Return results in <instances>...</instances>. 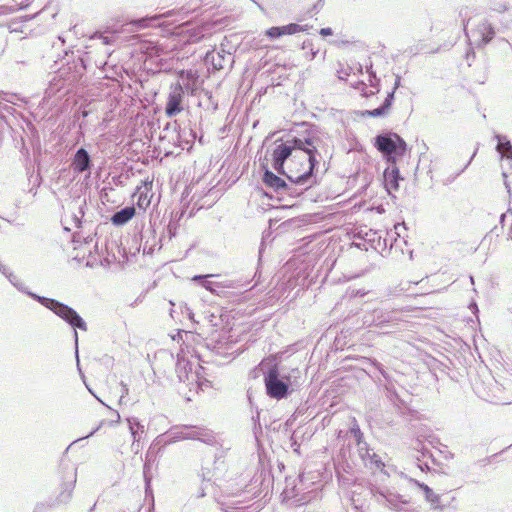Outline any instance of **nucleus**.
I'll return each mask as SVG.
<instances>
[{"instance_id": "obj_44", "label": "nucleus", "mask_w": 512, "mask_h": 512, "mask_svg": "<svg viewBox=\"0 0 512 512\" xmlns=\"http://www.w3.org/2000/svg\"><path fill=\"white\" fill-rule=\"evenodd\" d=\"M504 218H505V214H502L501 217H500V221L503 222Z\"/></svg>"}, {"instance_id": "obj_32", "label": "nucleus", "mask_w": 512, "mask_h": 512, "mask_svg": "<svg viewBox=\"0 0 512 512\" xmlns=\"http://www.w3.org/2000/svg\"><path fill=\"white\" fill-rule=\"evenodd\" d=\"M120 385H121V387H122V395H121V397H120L119 402H120V403H122V401H123L124 397H125V396H127V395H128V393H129V388H128L127 384H126V383H124V382H121V383H120Z\"/></svg>"}, {"instance_id": "obj_19", "label": "nucleus", "mask_w": 512, "mask_h": 512, "mask_svg": "<svg viewBox=\"0 0 512 512\" xmlns=\"http://www.w3.org/2000/svg\"><path fill=\"white\" fill-rule=\"evenodd\" d=\"M418 485L423 490L426 500L431 503L432 507L434 509L439 508V506H438V503L440 500L439 495L435 494L433 492V490L424 483H418Z\"/></svg>"}, {"instance_id": "obj_35", "label": "nucleus", "mask_w": 512, "mask_h": 512, "mask_svg": "<svg viewBox=\"0 0 512 512\" xmlns=\"http://www.w3.org/2000/svg\"><path fill=\"white\" fill-rule=\"evenodd\" d=\"M320 34H321L322 36H328V35H332V34H333V31H332V29H331V28H322V29L320 30Z\"/></svg>"}, {"instance_id": "obj_39", "label": "nucleus", "mask_w": 512, "mask_h": 512, "mask_svg": "<svg viewBox=\"0 0 512 512\" xmlns=\"http://www.w3.org/2000/svg\"><path fill=\"white\" fill-rule=\"evenodd\" d=\"M140 511V505L136 504L133 509H130L129 512H139Z\"/></svg>"}, {"instance_id": "obj_25", "label": "nucleus", "mask_w": 512, "mask_h": 512, "mask_svg": "<svg viewBox=\"0 0 512 512\" xmlns=\"http://www.w3.org/2000/svg\"><path fill=\"white\" fill-rule=\"evenodd\" d=\"M351 86L357 90H359L364 97H369L374 95L376 92L373 90H367V84L363 81H356L355 83H351Z\"/></svg>"}, {"instance_id": "obj_13", "label": "nucleus", "mask_w": 512, "mask_h": 512, "mask_svg": "<svg viewBox=\"0 0 512 512\" xmlns=\"http://www.w3.org/2000/svg\"><path fill=\"white\" fill-rule=\"evenodd\" d=\"M400 179L399 170L396 167L387 168L384 171V182L387 191L390 193L392 190H398Z\"/></svg>"}, {"instance_id": "obj_15", "label": "nucleus", "mask_w": 512, "mask_h": 512, "mask_svg": "<svg viewBox=\"0 0 512 512\" xmlns=\"http://www.w3.org/2000/svg\"><path fill=\"white\" fill-rule=\"evenodd\" d=\"M127 423L129 426V430L135 442H139L142 435L145 433V427L140 423L138 418L130 417L127 418Z\"/></svg>"}, {"instance_id": "obj_9", "label": "nucleus", "mask_w": 512, "mask_h": 512, "mask_svg": "<svg viewBox=\"0 0 512 512\" xmlns=\"http://www.w3.org/2000/svg\"><path fill=\"white\" fill-rule=\"evenodd\" d=\"M184 91L181 84L176 83L171 87V91L168 96L167 105L165 108V113L168 117H173L179 114L182 111V99H183Z\"/></svg>"}, {"instance_id": "obj_5", "label": "nucleus", "mask_w": 512, "mask_h": 512, "mask_svg": "<svg viewBox=\"0 0 512 512\" xmlns=\"http://www.w3.org/2000/svg\"><path fill=\"white\" fill-rule=\"evenodd\" d=\"M375 145L384 154L403 155L406 150L405 141L397 134L379 135L376 137Z\"/></svg>"}, {"instance_id": "obj_28", "label": "nucleus", "mask_w": 512, "mask_h": 512, "mask_svg": "<svg viewBox=\"0 0 512 512\" xmlns=\"http://www.w3.org/2000/svg\"><path fill=\"white\" fill-rule=\"evenodd\" d=\"M55 81H56V77H54V78L51 80V82H50V86H49V88L46 90V93H47L49 96H51V95L55 94V93H56L57 91H59V90L63 87V85H64V83H63V81H62V80H58L57 82H55Z\"/></svg>"}, {"instance_id": "obj_4", "label": "nucleus", "mask_w": 512, "mask_h": 512, "mask_svg": "<svg viewBox=\"0 0 512 512\" xmlns=\"http://www.w3.org/2000/svg\"><path fill=\"white\" fill-rule=\"evenodd\" d=\"M266 392L268 396L274 399H283L289 394L290 378L288 376L280 377L276 366L269 369L264 376Z\"/></svg>"}, {"instance_id": "obj_18", "label": "nucleus", "mask_w": 512, "mask_h": 512, "mask_svg": "<svg viewBox=\"0 0 512 512\" xmlns=\"http://www.w3.org/2000/svg\"><path fill=\"white\" fill-rule=\"evenodd\" d=\"M207 62H211L213 67L217 70L224 68L225 56L220 52L215 53L214 51L207 52L205 56Z\"/></svg>"}, {"instance_id": "obj_41", "label": "nucleus", "mask_w": 512, "mask_h": 512, "mask_svg": "<svg viewBox=\"0 0 512 512\" xmlns=\"http://www.w3.org/2000/svg\"><path fill=\"white\" fill-rule=\"evenodd\" d=\"M7 11V8L5 6H0V14H5Z\"/></svg>"}, {"instance_id": "obj_21", "label": "nucleus", "mask_w": 512, "mask_h": 512, "mask_svg": "<svg viewBox=\"0 0 512 512\" xmlns=\"http://www.w3.org/2000/svg\"><path fill=\"white\" fill-rule=\"evenodd\" d=\"M500 390V387L499 385L495 382L493 384V388L489 389V391L487 392H480L478 390V393L480 394V396L482 398H484L485 400L487 401H490V402H493V403H500L501 402V399L499 397H497V395L495 394L496 391H499Z\"/></svg>"}, {"instance_id": "obj_34", "label": "nucleus", "mask_w": 512, "mask_h": 512, "mask_svg": "<svg viewBox=\"0 0 512 512\" xmlns=\"http://www.w3.org/2000/svg\"><path fill=\"white\" fill-rule=\"evenodd\" d=\"M377 81H378V80H377V78H376V75H375L373 72H371V73H370V79H369L370 86H371V87H376V84H377L376 82H377Z\"/></svg>"}, {"instance_id": "obj_49", "label": "nucleus", "mask_w": 512, "mask_h": 512, "mask_svg": "<svg viewBox=\"0 0 512 512\" xmlns=\"http://www.w3.org/2000/svg\"><path fill=\"white\" fill-rule=\"evenodd\" d=\"M0 266H4V265L0 262Z\"/></svg>"}, {"instance_id": "obj_24", "label": "nucleus", "mask_w": 512, "mask_h": 512, "mask_svg": "<svg viewBox=\"0 0 512 512\" xmlns=\"http://www.w3.org/2000/svg\"><path fill=\"white\" fill-rule=\"evenodd\" d=\"M364 464L366 467L372 470H381L384 467L381 458L376 453H372V456L369 458L368 463Z\"/></svg>"}, {"instance_id": "obj_7", "label": "nucleus", "mask_w": 512, "mask_h": 512, "mask_svg": "<svg viewBox=\"0 0 512 512\" xmlns=\"http://www.w3.org/2000/svg\"><path fill=\"white\" fill-rule=\"evenodd\" d=\"M377 501L380 504H383L389 507L392 510L397 512L411 511L412 509L408 507L409 502L404 499L401 495L387 491H378L375 494Z\"/></svg>"}, {"instance_id": "obj_46", "label": "nucleus", "mask_w": 512, "mask_h": 512, "mask_svg": "<svg viewBox=\"0 0 512 512\" xmlns=\"http://www.w3.org/2000/svg\"><path fill=\"white\" fill-rule=\"evenodd\" d=\"M341 434H342V430H339V432H338V438H340V437H341Z\"/></svg>"}, {"instance_id": "obj_36", "label": "nucleus", "mask_w": 512, "mask_h": 512, "mask_svg": "<svg viewBox=\"0 0 512 512\" xmlns=\"http://www.w3.org/2000/svg\"><path fill=\"white\" fill-rule=\"evenodd\" d=\"M184 309L189 319L194 321V313L192 312V310L187 305L184 306Z\"/></svg>"}, {"instance_id": "obj_45", "label": "nucleus", "mask_w": 512, "mask_h": 512, "mask_svg": "<svg viewBox=\"0 0 512 512\" xmlns=\"http://www.w3.org/2000/svg\"><path fill=\"white\" fill-rule=\"evenodd\" d=\"M505 186H506V188L508 189V191H510V187H509V185H508V183H507V182H505Z\"/></svg>"}, {"instance_id": "obj_33", "label": "nucleus", "mask_w": 512, "mask_h": 512, "mask_svg": "<svg viewBox=\"0 0 512 512\" xmlns=\"http://www.w3.org/2000/svg\"><path fill=\"white\" fill-rule=\"evenodd\" d=\"M394 229H395V234H397V236L400 237L402 230H406V227H405L404 223H398L394 226Z\"/></svg>"}, {"instance_id": "obj_20", "label": "nucleus", "mask_w": 512, "mask_h": 512, "mask_svg": "<svg viewBox=\"0 0 512 512\" xmlns=\"http://www.w3.org/2000/svg\"><path fill=\"white\" fill-rule=\"evenodd\" d=\"M307 27H308L307 25L302 26L299 24L291 23V24H288V25H285V26H282L279 28H280L281 36H283V35H293L298 32L305 31L307 29Z\"/></svg>"}, {"instance_id": "obj_27", "label": "nucleus", "mask_w": 512, "mask_h": 512, "mask_svg": "<svg viewBox=\"0 0 512 512\" xmlns=\"http://www.w3.org/2000/svg\"><path fill=\"white\" fill-rule=\"evenodd\" d=\"M153 458V455L151 453V451H148L146 453V458H145V464H144V470H143V473H144V478H145V481H146V484L148 485L149 484V481H150V478H149V471L151 469V462H152V459Z\"/></svg>"}, {"instance_id": "obj_47", "label": "nucleus", "mask_w": 512, "mask_h": 512, "mask_svg": "<svg viewBox=\"0 0 512 512\" xmlns=\"http://www.w3.org/2000/svg\"><path fill=\"white\" fill-rule=\"evenodd\" d=\"M467 22H469V20H468ZM467 24H468V23H465V22H464V30H466Z\"/></svg>"}, {"instance_id": "obj_11", "label": "nucleus", "mask_w": 512, "mask_h": 512, "mask_svg": "<svg viewBox=\"0 0 512 512\" xmlns=\"http://www.w3.org/2000/svg\"><path fill=\"white\" fill-rule=\"evenodd\" d=\"M263 182L266 186L273 188L278 193H284L289 189L283 179L268 170L264 173Z\"/></svg>"}, {"instance_id": "obj_31", "label": "nucleus", "mask_w": 512, "mask_h": 512, "mask_svg": "<svg viewBox=\"0 0 512 512\" xmlns=\"http://www.w3.org/2000/svg\"><path fill=\"white\" fill-rule=\"evenodd\" d=\"M266 35L270 38H278L281 37L280 28L279 27H271L266 31Z\"/></svg>"}, {"instance_id": "obj_43", "label": "nucleus", "mask_w": 512, "mask_h": 512, "mask_svg": "<svg viewBox=\"0 0 512 512\" xmlns=\"http://www.w3.org/2000/svg\"><path fill=\"white\" fill-rule=\"evenodd\" d=\"M115 415H116V418H117V419H116V422H119V420H120V415H119V413H118V412H115Z\"/></svg>"}, {"instance_id": "obj_40", "label": "nucleus", "mask_w": 512, "mask_h": 512, "mask_svg": "<svg viewBox=\"0 0 512 512\" xmlns=\"http://www.w3.org/2000/svg\"><path fill=\"white\" fill-rule=\"evenodd\" d=\"M145 200H146V197H145V198H143V197H142V195H141V196L139 197L138 205H139L140 207H142V206H143V204H144V202H145Z\"/></svg>"}, {"instance_id": "obj_14", "label": "nucleus", "mask_w": 512, "mask_h": 512, "mask_svg": "<svg viewBox=\"0 0 512 512\" xmlns=\"http://www.w3.org/2000/svg\"><path fill=\"white\" fill-rule=\"evenodd\" d=\"M393 99H394V91L388 93L387 97L385 98L383 104L380 107L373 109V110H367L364 112V115H369L372 117H381V116L386 115L392 105Z\"/></svg>"}, {"instance_id": "obj_26", "label": "nucleus", "mask_w": 512, "mask_h": 512, "mask_svg": "<svg viewBox=\"0 0 512 512\" xmlns=\"http://www.w3.org/2000/svg\"><path fill=\"white\" fill-rule=\"evenodd\" d=\"M358 452H359V455L364 463H368V460L372 456V453H373L369 449L367 443L360 444L358 446Z\"/></svg>"}, {"instance_id": "obj_17", "label": "nucleus", "mask_w": 512, "mask_h": 512, "mask_svg": "<svg viewBox=\"0 0 512 512\" xmlns=\"http://www.w3.org/2000/svg\"><path fill=\"white\" fill-rule=\"evenodd\" d=\"M213 275H206V276H202V275H197V276H194L193 280L194 281H199V280H203V283H202V286L212 292V293H218L217 292V289L218 287H221V288H230L232 287L230 283H217V282H212V281H208L206 280V278L208 277H212Z\"/></svg>"}, {"instance_id": "obj_12", "label": "nucleus", "mask_w": 512, "mask_h": 512, "mask_svg": "<svg viewBox=\"0 0 512 512\" xmlns=\"http://www.w3.org/2000/svg\"><path fill=\"white\" fill-rule=\"evenodd\" d=\"M136 210L133 206H127L115 212L111 217V222L115 226H122L128 223L134 216Z\"/></svg>"}, {"instance_id": "obj_23", "label": "nucleus", "mask_w": 512, "mask_h": 512, "mask_svg": "<svg viewBox=\"0 0 512 512\" xmlns=\"http://www.w3.org/2000/svg\"><path fill=\"white\" fill-rule=\"evenodd\" d=\"M350 433L354 437V439L357 443V446H359L360 444L366 443L365 441L362 440L363 433L361 432L360 427L354 418L352 419Z\"/></svg>"}, {"instance_id": "obj_42", "label": "nucleus", "mask_w": 512, "mask_h": 512, "mask_svg": "<svg viewBox=\"0 0 512 512\" xmlns=\"http://www.w3.org/2000/svg\"><path fill=\"white\" fill-rule=\"evenodd\" d=\"M356 69L359 73H362V66L360 64L356 67Z\"/></svg>"}, {"instance_id": "obj_10", "label": "nucleus", "mask_w": 512, "mask_h": 512, "mask_svg": "<svg viewBox=\"0 0 512 512\" xmlns=\"http://www.w3.org/2000/svg\"><path fill=\"white\" fill-rule=\"evenodd\" d=\"M71 167L74 173L81 174L87 172L86 177L88 178L90 176L92 160L86 149L79 148L76 151L72 159Z\"/></svg>"}, {"instance_id": "obj_8", "label": "nucleus", "mask_w": 512, "mask_h": 512, "mask_svg": "<svg viewBox=\"0 0 512 512\" xmlns=\"http://www.w3.org/2000/svg\"><path fill=\"white\" fill-rule=\"evenodd\" d=\"M494 36L495 29L487 19L480 20L477 27L471 32V37L478 46L488 44Z\"/></svg>"}, {"instance_id": "obj_2", "label": "nucleus", "mask_w": 512, "mask_h": 512, "mask_svg": "<svg viewBox=\"0 0 512 512\" xmlns=\"http://www.w3.org/2000/svg\"><path fill=\"white\" fill-rule=\"evenodd\" d=\"M0 272L7 277L10 283L16 287L19 291H22L28 294L31 298L41 303L43 306L54 312L58 317L68 323L71 327L74 328V341L76 347V355L78 356V333L76 329H80L82 331H87V324L83 320V318L71 307L68 305L61 303L55 299L46 298L43 296H39L32 292L26 290V287L19 278L9 271L6 266H0Z\"/></svg>"}, {"instance_id": "obj_22", "label": "nucleus", "mask_w": 512, "mask_h": 512, "mask_svg": "<svg viewBox=\"0 0 512 512\" xmlns=\"http://www.w3.org/2000/svg\"><path fill=\"white\" fill-rule=\"evenodd\" d=\"M75 481L76 480L74 479L72 482L65 484L63 491L59 494L57 498L58 502L66 503L71 499Z\"/></svg>"}, {"instance_id": "obj_29", "label": "nucleus", "mask_w": 512, "mask_h": 512, "mask_svg": "<svg viewBox=\"0 0 512 512\" xmlns=\"http://www.w3.org/2000/svg\"><path fill=\"white\" fill-rule=\"evenodd\" d=\"M353 70H354V68L350 67V66H347L345 68L343 67V68L339 69L337 71L338 78L341 79V80L346 79L348 76H350V74L352 73Z\"/></svg>"}, {"instance_id": "obj_1", "label": "nucleus", "mask_w": 512, "mask_h": 512, "mask_svg": "<svg viewBox=\"0 0 512 512\" xmlns=\"http://www.w3.org/2000/svg\"><path fill=\"white\" fill-rule=\"evenodd\" d=\"M317 149L311 139L294 138L275 147L272 153L273 168L292 183L309 187Z\"/></svg>"}, {"instance_id": "obj_6", "label": "nucleus", "mask_w": 512, "mask_h": 512, "mask_svg": "<svg viewBox=\"0 0 512 512\" xmlns=\"http://www.w3.org/2000/svg\"><path fill=\"white\" fill-rule=\"evenodd\" d=\"M365 323L378 328L383 334L394 331L397 326L393 315L382 310H374L372 314L366 316Z\"/></svg>"}, {"instance_id": "obj_37", "label": "nucleus", "mask_w": 512, "mask_h": 512, "mask_svg": "<svg viewBox=\"0 0 512 512\" xmlns=\"http://www.w3.org/2000/svg\"><path fill=\"white\" fill-rule=\"evenodd\" d=\"M180 367H181V362L178 360V362H177V371L179 373L178 377H179L180 381H184V376L180 370Z\"/></svg>"}, {"instance_id": "obj_3", "label": "nucleus", "mask_w": 512, "mask_h": 512, "mask_svg": "<svg viewBox=\"0 0 512 512\" xmlns=\"http://www.w3.org/2000/svg\"><path fill=\"white\" fill-rule=\"evenodd\" d=\"M169 442L179 440H198L206 444L214 442L212 431L197 426H177L166 433Z\"/></svg>"}, {"instance_id": "obj_38", "label": "nucleus", "mask_w": 512, "mask_h": 512, "mask_svg": "<svg viewBox=\"0 0 512 512\" xmlns=\"http://www.w3.org/2000/svg\"><path fill=\"white\" fill-rule=\"evenodd\" d=\"M132 450H134L136 453L139 451V444L138 442H133L131 446Z\"/></svg>"}, {"instance_id": "obj_30", "label": "nucleus", "mask_w": 512, "mask_h": 512, "mask_svg": "<svg viewBox=\"0 0 512 512\" xmlns=\"http://www.w3.org/2000/svg\"><path fill=\"white\" fill-rule=\"evenodd\" d=\"M156 356H159L163 359L169 360L171 363L174 362V356L171 352L167 350H160L157 352Z\"/></svg>"}, {"instance_id": "obj_16", "label": "nucleus", "mask_w": 512, "mask_h": 512, "mask_svg": "<svg viewBox=\"0 0 512 512\" xmlns=\"http://www.w3.org/2000/svg\"><path fill=\"white\" fill-rule=\"evenodd\" d=\"M495 138L498 141L497 144V151L500 154L501 158H508L512 159V145L509 140L506 139V137L501 135H496Z\"/></svg>"}, {"instance_id": "obj_48", "label": "nucleus", "mask_w": 512, "mask_h": 512, "mask_svg": "<svg viewBox=\"0 0 512 512\" xmlns=\"http://www.w3.org/2000/svg\"><path fill=\"white\" fill-rule=\"evenodd\" d=\"M42 507H43V505L37 506V507H36V510H39V509H40V508H42Z\"/></svg>"}]
</instances>
